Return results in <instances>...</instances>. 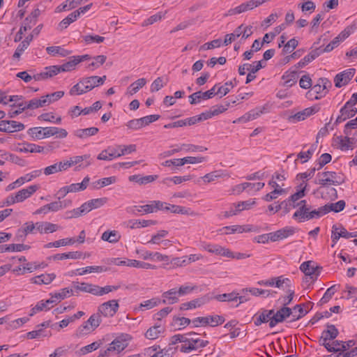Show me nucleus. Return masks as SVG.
Listing matches in <instances>:
<instances>
[{
  "instance_id": "1",
  "label": "nucleus",
  "mask_w": 357,
  "mask_h": 357,
  "mask_svg": "<svg viewBox=\"0 0 357 357\" xmlns=\"http://www.w3.org/2000/svg\"><path fill=\"white\" fill-rule=\"evenodd\" d=\"M307 311L305 310L302 305H296L293 308L282 307L276 312L273 310L271 320L269 322L270 328L275 327L278 324L283 322L287 318L291 316V321H296L303 317Z\"/></svg>"
},
{
  "instance_id": "51",
  "label": "nucleus",
  "mask_w": 357,
  "mask_h": 357,
  "mask_svg": "<svg viewBox=\"0 0 357 357\" xmlns=\"http://www.w3.org/2000/svg\"><path fill=\"white\" fill-rule=\"evenodd\" d=\"M127 266L136 267L139 268L144 269H155L156 266L155 265L151 264L149 263L137 261L135 259H128Z\"/></svg>"
},
{
  "instance_id": "42",
  "label": "nucleus",
  "mask_w": 357,
  "mask_h": 357,
  "mask_svg": "<svg viewBox=\"0 0 357 357\" xmlns=\"http://www.w3.org/2000/svg\"><path fill=\"white\" fill-rule=\"evenodd\" d=\"M78 18L79 13L73 11L59 22V28L60 30H63L66 29L70 24L75 22Z\"/></svg>"
},
{
  "instance_id": "5",
  "label": "nucleus",
  "mask_w": 357,
  "mask_h": 357,
  "mask_svg": "<svg viewBox=\"0 0 357 357\" xmlns=\"http://www.w3.org/2000/svg\"><path fill=\"white\" fill-rule=\"evenodd\" d=\"M166 205V202L161 201H152L149 204L144 206H130L126 208V211L128 213L136 215L137 213L143 211L145 213H151L157 211L158 210H163L164 206Z\"/></svg>"
},
{
  "instance_id": "31",
  "label": "nucleus",
  "mask_w": 357,
  "mask_h": 357,
  "mask_svg": "<svg viewBox=\"0 0 357 357\" xmlns=\"http://www.w3.org/2000/svg\"><path fill=\"white\" fill-rule=\"evenodd\" d=\"M107 199L106 197L91 199L83 204L85 208L84 210L87 213L93 209L102 206L107 202Z\"/></svg>"
},
{
  "instance_id": "23",
  "label": "nucleus",
  "mask_w": 357,
  "mask_h": 357,
  "mask_svg": "<svg viewBox=\"0 0 357 357\" xmlns=\"http://www.w3.org/2000/svg\"><path fill=\"white\" fill-rule=\"evenodd\" d=\"M43 131L45 133V138L55 135L56 138L63 139L68 135V132L66 129L57 127H45Z\"/></svg>"
},
{
  "instance_id": "58",
  "label": "nucleus",
  "mask_w": 357,
  "mask_h": 357,
  "mask_svg": "<svg viewBox=\"0 0 357 357\" xmlns=\"http://www.w3.org/2000/svg\"><path fill=\"white\" fill-rule=\"evenodd\" d=\"M78 64L76 61L75 56H71L70 61L59 66L61 72H69L75 69L76 66Z\"/></svg>"
},
{
  "instance_id": "30",
  "label": "nucleus",
  "mask_w": 357,
  "mask_h": 357,
  "mask_svg": "<svg viewBox=\"0 0 357 357\" xmlns=\"http://www.w3.org/2000/svg\"><path fill=\"white\" fill-rule=\"evenodd\" d=\"M319 107L314 105L303 109V111L298 112L295 114L291 118L296 119L297 121H303L307 117L316 114L319 110Z\"/></svg>"
},
{
  "instance_id": "57",
  "label": "nucleus",
  "mask_w": 357,
  "mask_h": 357,
  "mask_svg": "<svg viewBox=\"0 0 357 357\" xmlns=\"http://www.w3.org/2000/svg\"><path fill=\"white\" fill-rule=\"evenodd\" d=\"M90 324H88L87 321H84L76 331V335L77 337H82L88 335L95 330L90 327Z\"/></svg>"
},
{
  "instance_id": "43",
  "label": "nucleus",
  "mask_w": 357,
  "mask_h": 357,
  "mask_svg": "<svg viewBox=\"0 0 357 357\" xmlns=\"http://www.w3.org/2000/svg\"><path fill=\"white\" fill-rule=\"evenodd\" d=\"M90 157L89 154L73 156V159H74L75 164H79V166L76 167V169L79 170L80 168L83 169L91 165Z\"/></svg>"
},
{
  "instance_id": "2",
  "label": "nucleus",
  "mask_w": 357,
  "mask_h": 357,
  "mask_svg": "<svg viewBox=\"0 0 357 357\" xmlns=\"http://www.w3.org/2000/svg\"><path fill=\"white\" fill-rule=\"evenodd\" d=\"M287 199L291 204L292 208H298L293 215L294 219L297 220L299 222L313 219L311 215L314 209H312L310 204H307L305 199L301 200L300 202H296L289 198Z\"/></svg>"
},
{
  "instance_id": "41",
  "label": "nucleus",
  "mask_w": 357,
  "mask_h": 357,
  "mask_svg": "<svg viewBox=\"0 0 357 357\" xmlns=\"http://www.w3.org/2000/svg\"><path fill=\"white\" fill-rule=\"evenodd\" d=\"M157 178V175H149L144 176H140L139 175H132L129 176V181L138 183L140 185H144L154 181Z\"/></svg>"
},
{
  "instance_id": "9",
  "label": "nucleus",
  "mask_w": 357,
  "mask_h": 357,
  "mask_svg": "<svg viewBox=\"0 0 357 357\" xmlns=\"http://www.w3.org/2000/svg\"><path fill=\"white\" fill-rule=\"evenodd\" d=\"M317 176H321L323 178L319 179L316 183L321 185V186H326L327 185H340L344 182L342 178L337 177L336 172H324L319 173Z\"/></svg>"
},
{
  "instance_id": "26",
  "label": "nucleus",
  "mask_w": 357,
  "mask_h": 357,
  "mask_svg": "<svg viewBox=\"0 0 357 357\" xmlns=\"http://www.w3.org/2000/svg\"><path fill=\"white\" fill-rule=\"evenodd\" d=\"M59 228L60 227L58 225L50 222H36V231L40 234L53 233L59 229Z\"/></svg>"
},
{
  "instance_id": "27",
  "label": "nucleus",
  "mask_w": 357,
  "mask_h": 357,
  "mask_svg": "<svg viewBox=\"0 0 357 357\" xmlns=\"http://www.w3.org/2000/svg\"><path fill=\"white\" fill-rule=\"evenodd\" d=\"M73 289L77 291H83L96 295V284H93L87 282H73Z\"/></svg>"
},
{
  "instance_id": "33",
  "label": "nucleus",
  "mask_w": 357,
  "mask_h": 357,
  "mask_svg": "<svg viewBox=\"0 0 357 357\" xmlns=\"http://www.w3.org/2000/svg\"><path fill=\"white\" fill-rule=\"evenodd\" d=\"M349 136L345 135V137H338L339 148L342 151L352 150L354 149V144L356 142L357 139Z\"/></svg>"
},
{
  "instance_id": "8",
  "label": "nucleus",
  "mask_w": 357,
  "mask_h": 357,
  "mask_svg": "<svg viewBox=\"0 0 357 357\" xmlns=\"http://www.w3.org/2000/svg\"><path fill=\"white\" fill-rule=\"evenodd\" d=\"M355 104L348 100L340 109V114L337 117L335 124L340 123L354 116L357 113V108Z\"/></svg>"
},
{
  "instance_id": "14",
  "label": "nucleus",
  "mask_w": 357,
  "mask_h": 357,
  "mask_svg": "<svg viewBox=\"0 0 357 357\" xmlns=\"http://www.w3.org/2000/svg\"><path fill=\"white\" fill-rule=\"evenodd\" d=\"M298 78V75L296 70H287L281 77L282 81L280 85L286 89H289L296 84Z\"/></svg>"
},
{
  "instance_id": "60",
  "label": "nucleus",
  "mask_w": 357,
  "mask_h": 357,
  "mask_svg": "<svg viewBox=\"0 0 357 357\" xmlns=\"http://www.w3.org/2000/svg\"><path fill=\"white\" fill-rule=\"evenodd\" d=\"M307 184L301 183L298 188L296 192L291 195L289 198L296 202H300L301 199L305 196V190Z\"/></svg>"
},
{
  "instance_id": "15",
  "label": "nucleus",
  "mask_w": 357,
  "mask_h": 357,
  "mask_svg": "<svg viewBox=\"0 0 357 357\" xmlns=\"http://www.w3.org/2000/svg\"><path fill=\"white\" fill-rule=\"evenodd\" d=\"M295 228L292 227H285L275 231L270 232L271 241L275 242L287 238L292 236L295 233Z\"/></svg>"
},
{
  "instance_id": "11",
  "label": "nucleus",
  "mask_w": 357,
  "mask_h": 357,
  "mask_svg": "<svg viewBox=\"0 0 357 357\" xmlns=\"http://www.w3.org/2000/svg\"><path fill=\"white\" fill-rule=\"evenodd\" d=\"M312 261H307L301 264L300 269L306 276H309L312 281L317 280L319 275L321 267L315 266Z\"/></svg>"
},
{
  "instance_id": "18",
  "label": "nucleus",
  "mask_w": 357,
  "mask_h": 357,
  "mask_svg": "<svg viewBox=\"0 0 357 357\" xmlns=\"http://www.w3.org/2000/svg\"><path fill=\"white\" fill-rule=\"evenodd\" d=\"M210 301V298L208 296H204L202 297L192 300L189 302H185L180 305L181 310H188L191 309H195L199 307L202 305L207 303Z\"/></svg>"
},
{
  "instance_id": "28",
  "label": "nucleus",
  "mask_w": 357,
  "mask_h": 357,
  "mask_svg": "<svg viewBox=\"0 0 357 357\" xmlns=\"http://www.w3.org/2000/svg\"><path fill=\"white\" fill-rule=\"evenodd\" d=\"M85 82L86 81L84 77L81 79L79 82L70 89L69 94L70 96H79L90 91L88 85Z\"/></svg>"
},
{
  "instance_id": "29",
  "label": "nucleus",
  "mask_w": 357,
  "mask_h": 357,
  "mask_svg": "<svg viewBox=\"0 0 357 357\" xmlns=\"http://www.w3.org/2000/svg\"><path fill=\"white\" fill-rule=\"evenodd\" d=\"M127 346L128 344L125 340L120 338H116L109 344V347L105 351H107V354L109 356L112 351H116L118 353L122 351L127 347Z\"/></svg>"
},
{
  "instance_id": "25",
  "label": "nucleus",
  "mask_w": 357,
  "mask_h": 357,
  "mask_svg": "<svg viewBox=\"0 0 357 357\" xmlns=\"http://www.w3.org/2000/svg\"><path fill=\"white\" fill-rule=\"evenodd\" d=\"M38 186L36 185H30L26 188L22 189L15 194V197L17 202H22L30 197L37 190Z\"/></svg>"
},
{
  "instance_id": "62",
  "label": "nucleus",
  "mask_w": 357,
  "mask_h": 357,
  "mask_svg": "<svg viewBox=\"0 0 357 357\" xmlns=\"http://www.w3.org/2000/svg\"><path fill=\"white\" fill-rule=\"evenodd\" d=\"M84 206L83 204L79 208H74L71 211H68L66 213V218H78L79 216H82L83 215L86 214V212L85 211Z\"/></svg>"
},
{
  "instance_id": "49",
  "label": "nucleus",
  "mask_w": 357,
  "mask_h": 357,
  "mask_svg": "<svg viewBox=\"0 0 357 357\" xmlns=\"http://www.w3.org/2000/svg\"><path fill=\"white\" fill-rule=\"evenodd\" d=\"M317 141L315 144H313L311 145L310 148L307 151H301L298 155L297 158L300 159H303V160L301 162L302 163H305L307 161H308L314 154V151L317 149Z\"/></svg>"
},
{
  "instance_id": "54",
  "label": "nucleus",
  "mask_w": 357,
  "mask_h": 357,
  "mask_svg": "<svg viewBox=\"0 0 357 357\" xmlns=\"http://www.w3.org/2000/svg\"><path fill=\"white\" fill-rule=\"evenodd\" d=\"M161 303V300L158 298H153L142 303L139 307L141 310H149Z\"/></svg>"
},
{
  "instance_id": "19",
  "label": "nucleus",
  "mask_w": 357,
  "mask_h": 357,
  "mask_svg": "<svg viewBox=\"0 0 357 357\" xmlns=\"http://www.w3.org/2000/svg\"><path fill=\"white\" fill-rule=\"evenodd\" d=\"M208 341H204L203 340L196 339L194 340L191 338L190 343H187V344H181L180 351L184 353H188L193 350H197L199 348L204 347L207 345Z\"/></svg>"
},
{
  "instance_id": "3",
  "label": "nucleus",
  "mask_w": 357,
  "mask_h": 357,
  "mask_svg": "<svg viewBox=\"0 0 357 357\" xmlns=\"http://www.w3.org/2000/svg\"><path fill=\"white\" fill-rule=\"evenodd\" d=\"M47 105V101L45 99H43V97H41L40 99L38 98H33L29 100L27 103L26 102H19L16 106L17 107H20L19 111H12L8 113V116L10 118H14L18 114H21L22 112H24L25 109H35L39 107H43L44 106ZM12 107L15 106V105H12Z\"/></svg>"
},
{
  "instance_id": "48",
  "label": "nucleus",
  "mask_w": 357,
  "mask_h": 357,
  "mask_svg": "<svg viewBox=\"0 0 357 357\" xmlns=\"http://www.w3.org/2000/svg\"><path fill=\"white\" fill-rule=\"evenodd\" d=\"M76 242L74 238H66L56 241L54 242L48 243L45 245V248H50L52 247L59 248L60 246H65L67 245H72Z\"/></svg>"
},
{
  "instance_id": "61",
  "label": "nucleus",
  "mask_w": 357,
  "mask_h": 357,
  "mask_svg": "<svg viewBox=\"0 0 357 357\" xmlns=\"http://www.w3.org/2000/svg\"><path fill=\"white\" fill-rule=\"evenodd\" d=\"M215 299L220 302L236 301L238 300V293L232 291L229 294H219L215 296Z\"/></svg>"
},
{
  "instance_id": "10",
  "label": "nucleus",
  "mask_w": 357,
  "mask_h": 357,
  "mask_svg": "<svg viewBox=\"0 0 357 357\" xmlns=\"http://www.w3.org/2000/svg\"><path fill=\"white\" fill-rule=\"evenodd\" d=\"M350 238L357 237V231L354 232H349L341 225L339 226L333 225L332 227L331 238L333 241L332 247L337 242L340 238Z\"/></svg>"
},
{
  "instance_id": "46",
  "label": "nucleus",
  "mask_w": 357,
  "mask_h": 357,
  "mask_svg": "<svg viewBox=\"0 0 357 357\" xmlns=\"http://www.w3.org/2000/svg\"><path fill=\"white\" fill-rule=\"evenodd\" d=\"M243 33V24L238 26L232 33H228L225 36L223 45L227 46L235 40L236 38L241 36Z\"/></svg>"
},
{
  "instance_id": "47",
  "label": "nucleus",
  "mask_w": 357,
  "mask_h": 357,
  "mask_svg": "<svg viewBox=\"0 0 357 357\" xmlns=\"http://www.w3.org/2000/svg\"><path fill=\"white\" fill-rule=\"evenodd\" d=\"M90 178L86 176L81 183H73L68 185L70 192H76L84 190L89 185Z\"/></svg>"
},
{
  "instance_id": "44",
  "label": "nucleus",
  "mask_w": 357,
  "mask_h": 357,
  "mask_svg": "<svg viewBox=\"0 0 357 357\" xmlns=\"http://www.w3.org/2000/svg\"><path fill=\"white\" fill-rule=\"evenodd\" d=\"M46 52L52 56L60 55L61 56H66L72 53V51L63 49L60 46L47 47Z\"/></svg>"
},
{
  "instance_id": "22",
  "label": "nucleus",
  "mask_w": 357,
  "mask_h": 357,
  "mask_svg": "<svg viewBox=\"0 0 357 357\" xmlns=\"http://www.w3.org/2000/svg\"><path fill=\"white\" fill-rule=\"evenodd\" d=\"M178 293L176 288L171 289L162 294L163 304L172 305L178 302Z\"/></svg>"
},
{
  "instance_id": "38",
  "label": "nucleus",
  "mask_w": 357,
  "mask_h": 357,
  "mask_svg": "<svg viewBox=\"0 0 357 357\" xmlns=\"http://www.w3.org/2000/svg\"><path fill=\"white\" fill-rule=\"evenodd\" d=\"M157 223L156 220H130L128 221V227L133 229H139L142 227H146L151 225H155Z\"/></svg>"
},
{
  "instance_id": "64",
  "label": "nucleus",
  "mask_w": 357,
  "mask_h": 357,
  "mask_svg": "<svg viewBox=\"0 0 357 357\" xmlns=\"http://www.w3.org/2000/svg\"><path fill=\"white\" fill-rule=\"evenodd\" d=\"M88 324H90V327L96 330L102 322L101 315L97 312L93 314L87 320Z\"/></svg>"
},
{
  "instance_id": "17",
  "label": "nucleus",
  "mask_w": 357,
  "mask_h": 357,
  "mask_svg": "<svg viewBox=\"0 0 357 357\" xmlns=\"http://www.w3.org/2000/svg\"><path fill=\"white\" fill-rule=\"evenodd\" d=\"M202 248L206 251H208L210 253L222 257H225V255H229V254H230L229 252L228 248H226L218 244H210L203 242L202 243Z\"/></svg>"
},
{
  "instance_id": "16",
  "label": "nucleus",
  "mask_w": 357,
  "mask_h": 357,
  "mask_svg": "<svg viewBox=\"0 0 357 357\" xmlns=\"http://www.w3.org/2000/svg\"><path fill=\"white\" fill-rule=\"evenodd\" d=\"M331 86V82L325 77L319 78L317 83L312 86L313 92L316 93V96H319L320 98L324 97L328 90V88Z\"/></svg>"
},
{
  "instance_id": "32",
  "label": "nucleus",
  "mask_w": 357,
  "mask_h": 357,
  "mask_svg": "<svg viewBox=\"0 0 357 357\" xmlns=\"http://www.w3.org/2000/svg\"><path fill=\"white\" fill-rule=\"evenodd\" d=\"M170 211L173 213H178V214H183V215H194V212L190 210V208H185L184 206H178V205H173L167 204L164 206L162 211Z\"/></svg>"
},
{
  "instance_id": "40",
  "label": "nucleus",
  "mask_w": 357,
  "mask_h": 357,
  "mask_svg": "<svg viewBox=\"0 0 357 357\" xmlns=\"http://www.w3.org/2000/svg\"><path fill=\"white\" fill-rule=\"evenodd\" d=\"M101 239L111 243H116L121 239V235L118 231L107 230L102 234Z\"/></svg>"
},
{
  "instance_id": "13",
  "label": "nucleus",
  "mask_w": 357,
  "mask_h": 357,
  "mask_svg": "<svg viewBox=\"0 0 357 357\" xmlns=\"http://www.w3.org/2000/svg\"><path fill=\"white\" fill-rule=\"evenodd\" d=\"M25 126L23 123L13 120L0 121V131L8 133H13L23 130Z\"/></svg>"
},
{
  "instance_id": "59",
  "label": "nucleus",
  "mask_w": 357,
  "mask_h": 357,
  "mask_svg": "<svg viewBox=\"0 0 357 357\" xmlns=\"http://www.w3.org/2000/svg\"><path fill=\"white\" fill-rule=\"evenodd\" d=\"M233 87L234 84L231 81L227 82L222 86H218L217 91L215 90V94L220 95V98H222L226 96Z\"/></svg>"
},
{
  "instance_id": "50",
  "label": "nucleus",
  "mask_w": 357,
  "mask_h": 357,
  "mask_svg": "<svg viewBox=\"0 0 357 357\" xmlns=\"http://www.w3.org/2000/svg\"><path fill=\"white\" fill-rule=\"evenodd\" d=\"M82 257L80 252H69L67 253L56 254L51 257L54 260H63L66 259H79Z\"/></svg>"
},
{
  "instance_id": "37",
  "label": "nucleus",
  "mask_w": 357,
  "mask_h": 357,
  "mask_svg": "<svg viewBox=\"0 0 357 357\" xmlns=\"http://www.w3.org/2000/svg\"><path fill=\"white\" fill-rule=\"evenodd\" d=\"M55 278L56 275L54 273H45L33 278L31 279V282L32 283L37 284H49L55 279Z\"/></svg>"
},
{
  "instance_id": "39",
  "label": "nucleus",
  "mask_w": 357,
  "mask_h": 357,
  "mask_svg": "<svg viewBox=\"0 0 357 357\" xmlns=\"http://www.w3.org/2000/svg\"><path fill=\"white\" fill-rule=\"evenodd\" d=\"M44 150V147L35 144L23 143L20 145L18 151L24 153H40Z\"/></svg>"
},
{
  "instance_id": "52",
  "label": "nucleus",
  "mask_w": 357,
  "mask_h": 357,
  "mask_svg": "<svg viewBox=\"0 0 357 357\" xmlns=\"http://www.w3.org/2000/svg\"><path fill=\"white\" fill-rule=\"evenodd\" d=\"M102 344V342L101 341L100 342H94L90 344H88L85 347H82L77 352V354L79 355V356H83V355H86L89 353H91L93 351H96L100 347V345Z\"/></svg>"
},
{
  "instance_id": "4",
  "label": "nucleus",
  "mask_w": 357,
  "mask_h": 357,
  "mask_svg": "<svg viewBox=\"0 0 357 357\" xmlns=\"http://www.w3.org/2000/svg\"><path fill=\"white\" fill-rule=\"evenodd\" d=\"M345 202L344 200H340L336 203H329L323 206L319 207L317 209H314L312 211V214L311 217H313V219L319 218L325 214L328 213L331 211H333L335 213H339L345 207Z\"/></svg>"
},
{
  "instance_id": "12",
  "label": "nucleus",
  "mask_w": 357,
  "mask_h": 357,
  "mask_svg": "<svg viewBox=\"0 0 357 357\" xmlns=\"http://www.w3.org/2000/svg\"><path fill=\"white\" fill-rule=\"evenodd\" d=\"M356 73L354 68L347 69L335 75L334 77L335 86L337 88H341L347 85L353 78Z\"/></svg>"
},
{
  "instance_id": "63",
  "label": "nucleus",
  "mask_w": 357,
  "mask_h": 357,
  "mask_svg": "<svg viewBox=\"0 0 357 357\" xmlns=\"http://www.w3.org/2000/svg\"><path fill=\"white\" fill-rule=\"evenodd\" d=\"M43 127H34L29 129L28 134L33 138L41 139L45 138V133Z\"/></svg>"
},
{
  "instance_id": "34",
  "label": "nucleus",
  "mask_w": 357,
  "mask_h": 357,
  "mask_svg": "<svg viewBox=\"0 0 357 357\" xmlns=\"http://www.w3.org/2000/svg\"><path fill=\"white\" fill-rule=\"evenodd\" d=\"M99 131L96 127H91L84 129H77L74 131L73 134L75 137L84 139L89 137L96 135Z\"/></svg>"
},
{
  "instance_id": "7",
  "label": "nucleus",
  "mask_w": 357,
  "mask_h": 357,
  "mask_svg": "<svg viewBox=\"0 0 357 357\" xmlns=\"http://www.w3.org/2000/svg\"><path fill=\"white\" fill-rule=\"evenodd\" d=\"M119 308V301L113 299L100 304L98 307V312L105 317H112L118 312Z\"/></svg>"
},
{
  "instance_id": "20",
  "label": "nucleus",
  "mask_w": 357,
  "mask_h": 357,
  "mask_svg": "<svg viewBox=\"0 0 357 357\" xmlns=\"http://www.w3.org/2000/svg\"><path fill=\"white\" fill-rule=\"evenodd\" d=\"M273 314V310L261 309L260 312L256 313L253 317L255 325L259 326L263 323H269Z\"/></svg>"
},
{
  "instance_id": "21",
  "label": "nucleus",
  "mask_w": 357,
  "mask_h": 357,
  "mask_svg": "<svg viewBox=\"0 0 357 357\" xmlns=\"http://www.w3.org/2000/svg\"><path fill=\"white\" fill-rule=\"evenodd\" d=\"M321 54V47H316L312 50L307 55L305 56L298 63H297L294 67L296 68H301L307 65L309 63L314 60Z\"/></svg>"
},
{
  "instance_id": "35",
  "label": "nucleus",
  "mask_w": 357,
  "mask_h": 357,
  "mask_svg": "<svg viewBox=\"0 0 357 357\" xmlns=\"http://www.w3.org/2000/svg\"><path fill=\"white\" fill-rule=\"evenodd\" d=\"M60 203L55 201L39 208L33 213L36 215H39L47 214L49 212H57L60 210Z\"/></svg>"
},
{
  "instance_id": "53",
  "label": "nucleus",
  "mask_w": 357,
  "mask_h": 357,
  "mask_svg": "<svg viewBox=\"0 0 357 357\" xmlns=\"http://www.w3.org/2000/svg\"><path fill=\"white\" fill-rule=\"evenodd\" d=\"M162 332L163 330L160 326H154L146 331L145 337L149 340H155L157 339Z\"/></svg>"
},
{
  "instance_id": "45",
  "label": "nucleus",
  "mask_w": 357,
  "mask_h": 357,
  "mask_svg": "<svg viewBox=\"0 0 357 357\" xmlns=\"http://www.w3.org/2000/svg\"><path fill=\"white\" fill-rule=\"evenodd\" d=\"M205 160L204 157H185L183 158L176 159V167L183 166L186 163L195 164L200 163Z\"/></svg>"
},
{
  "instance_id": "6",
  "label": "nucleus",
  "mask_w": 357,
  "mask_h": 357,
  "mask_svg": "<svg viewBox=\"0 0 357 357\" xmlns=\"http://www.w3.org/2000/svg\"><path fill=\"white\" fill-rule=\"evenodd\" d=\"M225 319L222 316L209 315L206 317H199L192 320V323L195 327L210 326L215 327L222 324Z\"/></svg>"
},
{
  "instance_id": "56",
  "label": "nucleus",
  "mask_w": 357,
  "mask_h": 357,
  "mask_svg": "<svg viewBox=\"0 0 357 357\" xmlns=\"http://www.w3.org/2000/svg\"><path fill=\"white\" fill-rule=\"evenodd\" d=\"M248 292L255 296L263 295L264 297H268L270 295V290L258 288H245L242 289V293L247 294Z\"/></svg>"
},
{
  "instance_id": "36",
  "label": "nucleus",
  "mask_w": 357,
  "mask_h": 357,
  "mask_svg": "<svg viewBox=\"0 0 357 357\" xmlns=\"http://www.w3.org/2000/svg\"><path fill=\"white\" fill-rule=\"evenodd\" d=\"M84 78L86 81L85 83L88 85L89 91H91L95 87L102 85L106 80L107 77L106 75H103L102 77L91 76Z\"/></svg>"
},
{
  "instance_id": "55",
  "label": "nucleus",
  "mask_w": 357,
  "mask_h": 357,
  "mask_svg": "<svg viewBox=\"0 0 357 357\" xmlns=\"http://www.w3.org/2000/svg\"><path fill=\"white\" fill-rule=\"evenodd\" d=\"M120 288V285H107L103 287L96 285V295L102 296L109 292L116 291Z\"/></svg>"
},
{
  "instance_id": "24",
  "label": "nucleus",
  "mask_w": 357,
  "mask_h": 357,
  "mask_svg": "<svg viewBox=\"0 0 357 357\" xmlns=\"http://www.w3.org/2000/svg\"><path fill=\"white\" fill-rule=\"evenodd\" d=\"M327 328V330L322 332L321 336L319 340V343L326 342L330 340H334L337 337L339 332L334 325L328 324Z\"/></svg>"
}]
</instances>
